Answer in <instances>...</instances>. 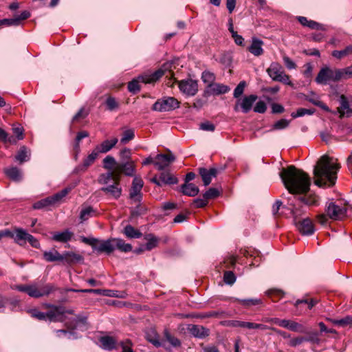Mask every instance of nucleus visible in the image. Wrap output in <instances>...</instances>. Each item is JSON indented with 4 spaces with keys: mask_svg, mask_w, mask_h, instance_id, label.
I'll return each mask as SVG.
<instances>
[{
    "mask_svg": "<svg viewBox=\"0 0 352 352\" xmlns=\"http://www.w3.org/2000/svg\"><path fill=\"white\" fill-rule=\"evenodd\" d=\"M338 160L328 155L321 156L314 168V184L319 187H332L337 180L340 168Z\"/></svg>",
    "mask_w": 352,
    "mask_h": 352,
    "instance_id": "1",
    "label": "nucleus"
},
{
    "mask_svg": "<svg viewBox=\"0 0 352 352\" xmlns=\"http://www.w3.org/2000/svg\"><path fill=\"white\" fill-rule=\"evenodd\" d=\"M280 177L285 187L291 194H306L310 189L309 175L294 165L282 168Z\"/></svg>",
    "mask_w": 352,
    "mask_h": 352,
    "instance_id": "2",
    "label": "nucleus"
},
{
    "mask_svg": "<svg viewBox=\"0 0 352 352\" xmlns=\"http://www.w3.org/2000/svg\"><path fill=\"white\" fill-rule=\"evenodd\" d=\"M81 241L85 244L89 245L98 253L111 254L115 250L127 253L132 250V245L126 243L120 238H110L107 240H99L96 238H87L82 236Z\"/></svg>",
    "mask_w": 352,
    "mask_h": 352,
    "instance_id": "3",
    "label": "nucleus"
},
{
    "mask_svg": "<svg viewBox=\"0 0 352 352\" xmlns=\"http://www.w3.org/2000/svg\"><path fill=\"white\" fill-rule=\"evenodd\" d=\"M172 63H166L162 65V67L153 73H145L138 77L137 79H133L128 84V89L133 94H136L140 90L139 85L140 82L144 84H152L160 80L164 75L166 78H172L173 76V72L171 70Z\"/></svg>",
    "mask_w": 352,
    "mask_h": 352,
    "instance_id": "4",
    "label": "nucleus"
},
{
    "mask_svg": "<svg viewBox=\"0 0 352 352\" xmlns=\"http://www.w3.org/2000/svg\"><path fill=\"white\" fill-rule=\"evenodd\" d=\"M134 162L133 161H127L118 164L116 166L115 171L101 174L99 176L98 181L100 184H107L111 177H114L116 179L118 180L120 179L122 174L131 177L134 175Z\"/></svg>",
    "mask_w": 352,
    "mask_h": 352,
    "instance_id": "5",
    "label": "nucleus"
},
{
    "mask_svg": "<svg viewBox=\"0 0 352 352\" xmlns=\"http://www.w3.org/2000/svg\"><path fill=\"white\" fill-rule=\"evenodd\" d=\"M12 289L25 292L32 298H38L48 296L56 289V287L52 284H47L38 287L36 284L32 285H12Z\"/></svg>",
    "mask_w": 352,
    "mask_h": 352,
    "instance_id": "6",
    "label": "nucleus"
},
{
    "mask_svg": "<svg viewBox=\"0 0 352 352\" xmlns=\"http://www.w3.org/2000/svg\"><path fill=\"white\" fill-rule=\"evenodd\" d=\"M266 72L272 80L293 86L289 76L285 74L283 67L278 63H272Z\"/></svg>",
    "mask_w": 352,
    "mask_h": 352,
    "instance_id": "7",
    "label": "nucleus"
},
{
    "mask_svg": "<svg viewBox=\"0 0 352 352\" xmlns=\"http://www.w3.org/2000/svg\"><path fill=\"white\" fill-rule=\"evenodd\" d=\"M340 74L338 69H332L326 66L321 68L315 80L320 85H327L329 82H338L340 80Z\"/></svg>",
    "mask_w": 352,
    "mask_h": 352,
    "instance_id": "8",
    "label": "nucleus"
},
{
    "mask_svg": "<svg viewBox=\"0 0 352 352\" xmlns=\"http://www.w3.org/2000/svg\"><path fill=\"white\" fill-rule=\"evenodd\" d=\"M294 223L297 230L303 235H311L314 234L315 229L311 220L309 218L300 219L298 217L296 210H292Z\"/></svg>",
    "mask_w": 352,
    "mask_h": 352,
    "instance_id": "9",
    "label": "nucleus"
},
{
    "mask_svg": "<svg viewBox=\"0 0 352 352\" xmlns=\"http://www.w3.org/2000/svg\"><path fill=\"white\" fill-rule=\"evenodd\" d=\"M69 188H64L55 195L48 197L45 199H41L34 204L33 208L34 209H42L50 206L55 205L58 203L63 197H65L69 192Z\"/></svg>",
    "mask_w": 352,
    "mask_h": 352,
    "instance_id": "10",
    "label": "nucleus"
},
{
    "mask_svg": "<svg viewBox=\"0 0 352 352\" xmlns=\"http://www.w3.org/2000/svg\"><path fill=\"white\" fill-rule=\"evenodd\" d=\"M179 107V102L173 97H164L157 100L153 105V110L169 111Z\"/></svg>",
    "mask_w": 352,
    "mask_h": 352,
    "instance_id": "11",
    "label": "nucleus"
},
{
    "mask_svg": "<svg viewBox=\"0 0 352 352\" xmlns=\"http://www.w3.org/2000/svg\"><path fill=\"white\" fill-rule=\"evenodd\" d=\"M345 206L339 205L336 202H329L325 209L327 215L333 220H340L346 215Z\"/></svg>",
    "mask_w": 352,
    "mask_h": 352,
    "instance_id": "12",
    "label": "nucleus"
},
{
    "mask_svg": "<svg viewBox=\"0 0 352 352\" xmlns=\"http://www.w3.org/2000/svg\"><path fill=\"white\" fill-rule=\"evenodd\" d=\"M257 98V96L254 94L239 98L235 103L234 110L239 111L241 109L243 113H248L252 109L253 104Z\"/></svg>",
    "mask_w": 352,
    "mask_h": 352,
    "instance_id": "13",
    "label": "nucleus"
},
{
    "mask_svg": "<svg viewBox=\"0 0 352 352\" xmlns=\"http://www.w3.org/2000/svg\"><path fill=\"white\" fill-rule=\"evenodd\" d=\"M120 179H116L111 177L107 186L101 188V190L116 199H118L122 195V188L120 184Z\"/></svg>",
    "mask_w": 352,
    "mask_h": 352,
    "instance_id": "14",
    "label": "nucleus"
},
{
    "mask_svg": "<svg viewBox=\"0 0 352 352\" xmlns=\"http://www.w3.org/2000/svg\"><path fill=\"white\" fill-rule=\"evenodd\" d=\"M179 90L184 94L193 96L198 91V84L197 80L187 78L178 82Z\"/></svg>",
    "mask_w": 352,
    "mask_h": 352,
    "instance_id": "15",
    "label": "nucleus"
},
{
    "mask_svg": "<svg viewBox=\"0 0 352 352\" xmlns=\"http://www.w3.org/2000/svg\"><path fill=\"white\" fill-rule=\"evenodd\" d=\"M175 160V156L169 151L168 154H157L155 157L154 165L157 170H163Z\"/></svg>",
    "mask_w": 352,
    "mask_h": 352,
    "instance_id": "16",
    "label": "nucleus"
},
{
    "mask_svg": "<svg viewBox=\"0 0 352 352\" xmlns=\"http://www.w3.org/2000/svg\"><path fill=\"white\" fill-rule=\"evenodd\" d=\"M221 168H217L215 167L207 169L204 167L198 168L199 174L201 177L204 185L205 186H208L212 181L213 177H216L219 173L221 172Z\"/></svg>",
    "mask_w": 352,
    "mask_h": 352,
    "instance_id": "17",
    "label": "nucleus"
},
{
    "mask_svg": "<svg viewBox=\"0 0 352 352\" xmlns=\"http://www.w3.org/2000/svg\"><path fill=\"white\" fill-rule=\"evenodd\" d=\"M144 182L142 179L135 177L132 182L130 189L129 197L134 201L140 202L142 198L141 190L143 187Z\"/></svg>",
    "mask_w": 352,
    "mask_h": 352,
    "instance_id": "18",
    "label": "nucleus"
},
{
    "mask_svg": "<svg viewBox=\"0 0 352 352\" xmlns=\"http://www.w3.org/2000/svg\"><path fill=\"white\" fill-rule=\"evenodd\" d=\"M83 261L84 258L81 254L72 251H66L61 254V262L63 264L72 265L82 263Z\"/></svg>",
    "mask_w": 352,
    "mask_h": 352,
    "instance_id": "19",
    "label": "nucleus"
},
{
    "mask_svg": "<svg viewBox=\"0 0 352 352\" xmlns=\"http://www.w3.org/2000/svg\"><path fill=\"white\" fill-rule=\"evenodd\" d=\"M229 91L230 88L227 85L219 83H212V85H208V87L204 92V96H210L211 95H220L226 94Z\"/></svg>",
    "mask_w": 352,
    "mask_h": 352,
    "instance_id": "20",
    "label": "nucleus"
},
{
    "mask_svg": "<svg viewBox=\"0 0 352 352\" xmlns=\"http://www.w3.org/2000/svg\"><path fill=\"white\" fill-rule=\"evenodd\" d=\"M98 155V152L94 149L92 152L85 159H84L82 164L75 168V173H79L85 172L87 168L94 163Z\"/></svg>",
    "mask_w": 352,
    "mask_h": 352,
    "instance_id": "21",
    "label": "nucleus"
},
{
    "mask_svg": "<svg viewBox=\"0 0 352 352\" xmlns=\"http://www.w3.org/2000/svg\"><path fill=\"white\" fill-rule=\"evenodd\" d=\"M118 140L116 138H112L111 140H106L103 141L100 144L96 146L94 148L98 153H105L112 149L116 144L118 143Z\"/></svg>",
    "mask_w": 352,
    "mask_h": 352,
    "instance_id": "22",
    "label": "nucleus"
},
{
    "mask_svg": "<svg viewBox=\"0 0 352 352\" xmlns=\"http://www.w3.org/2000/svg\"><path fill=\"white\" fill-rule=\"evenodd\" d=\"M263 41L256 37L252 39V43L248 47V51L256 56H259L263 54Z\"/></svg>",
    "mask_w": 352,
    "mask_h": 352,
    "instance_id": "23",
    "label": "nucleus"
},
{
    "mask_svg": "<svg viewBox=\"0 0 352 352\" xmlns=\"http://www.w3.org/2000/svg\"><path fill=\"white\" fill-rule=\"evenodd\" d=\"M65 314V309L60 306H52V309H50L47 313H45V320L50 321H57V317L60 315H63Z\"/></svg>",
    "mask_w": 352,
    "mask_h": 352,
    "instance_id": "24",
    "label": "nucleus"
},
{
    "mask_svg": "<svg viewBox=\"0 0 352 352\" xmlns=\"http://www.w3.org/2000/svg\"><path fill=\"white\" fill-rule=\"evenodd\" d=\"M73 235L72 232L69 230H65L60 232H53L52 239L56 242L67 243L72 239Z\"/></svg>",
    "mask_w": 352,
    "mask_h": 352,
    "instance_id": "25",
    "label": "nucleus"
},
{
    "mask_svg": "<svg viewBox=\"0 0 352 352\" xmlns=\"http://www.w3.org/2000/svg\"><path fill=\"white\" fill-rule=\"evenodd\" d=\"M340 106L338 108L340 117H343L345 114L349 116L352 114V110L349 108V101L344 95H341L340 97Z\"/></svg>",
    "mask_w": 352,
    "mask_h": 352,
    "instance_id": "26",
    "label": "nucleus"
},
{
    "mask_svg": "<svg viewBox=\"0 0 352 352\" xmlns=\"http://www.w3.org/2000/svg\"><path fill=\"white\" fill-rule=\"evenodd\" d=\"M188 330L192 335L199 338H204L209 335V330L203 326L192 324L189 326Z\"/></svg>",
    "mask_w": 352,
    "mask_h": 352,
    "instance_id": "27",
    "label": "nucleus"
},
{
    "mask_svg": "<svg viewBox=\"0 0 352 352\" xmlns=\"http://www.w3.org/2000/svg\"><path fill=\"white\" fill-rule=\"evenodd\" d=\"M102 348L105 350L111 351L116 348V340L111 336H106L100 338Z\"/></svg>",
    "mask_w": 352,
    "mask_h": 352,
    "instance_id": "28",
    "label": "nucleus"
},
{
    "mask_svg": "<svg viewBox=\"0 0 352 352\" xmlns=\"http://www.w3.org/2000/svg\"><path fill=\"white\" fill-rule=\"evenodd\" d=\"M182 192L184 195L189 197H195L199 193V188L194 184L184 183L181 186Z\"/></svg>",
    "mask_w": 352,
    "mask_h": 352,
    "instance_id": "29",
    "label": "nucleus"
},
{
    "mask_svg": "<svg viewBox=\"0 0 352 352\" xmlns=\"http://www.w3.org/2000/svg\"><path fill=\"white\" fill-rule=\"evenodd\" d=\"M4 173L10 179L14 182H19L22 179V173L17 167L12 166L6 168Z\"/></svg>",
    "mask_w": 352,
    "mask_h": 352,
    "instance_id": "30",
    "label": "nucleus"
},
{
    "mask_svg": "<svg viewBox=\"0 0 352 352\" xmlns=\"http://www.w3.org/2000/svg\"><path fill=\"white\" fill-rule=\"evenodd\" d=\"M122 232L129 239H140L142 236V233L131 225L126 226Z\"/></svg>",
    "mask_w": 352,
    "mask_h": 352,
    "instance_id": "31",
    "label": "nucleus"
},
{
    "mask_svg": "<svg viewBox=\"0 0 352 352\" xmlns=\"http://www.w3.org/2000/svg\"><path fill=\"white\" fill-rule=\"evenodd\" d=\"M160 180L162 184H177L178 179L168 171H164L160 174Z\"/></svg>",
    "mask_w": 352,
    "mask_h": 352,
    "instance_id": "32",
    "label": "nucleus"
},
{
    "mask_svg": "<svg viewBox=\"0 0 352 352\" xmlns=\"http://www.w3.org/2000/svg\"><path fill=\"white\" fill-rule=\"evenodd\" d=\"M96 213V210L94 209L92 206H82V209L80 212L79 218L80 219V222L82 223L90 217L94 216Z\"/></svg>",
    "mask_w": 352,
    "mask_h": 352,
    "instance_id": "33",
    "label": "nucleus"
},
{
    "mask_svg": "<svg viewBox=\"0 0 352 352\" xmlns=\"http://www.w3.org/2000/svg\"><path fill=\"white\" fill-rule=\"evenodd\" d=\"M144 239L147 241V243L144 245V249L147 251H150L156 248L160 242V239L153 234L145 235Z\"/></svg>",
    "mask_w": 352,
    "mask_h": 352,
    "instance_id": "34",
    "label": "nucleus"
},
{
    "mask_svg": "<svg viewBox=\"0 0 352 352\" xmlns=\"http://www.w3.org/2000/svg\"><path fill=\"white\" fill-rule=\"evenodd\" d=\"M28 235L29 233H28L25 230L22 228H16L15 234H14L13 239L16 243L19 245H22L25 243Z\"/></svg>",
    "mask_w": 352,
    "mask_h": 352,
    "instance_id": "35",
    "label": "nucleus"
},
{
    "mask_svg": "<svg viewBox=\"0 0 352 352\" xmlns=\"http://www.w3.org/2000/svg\"><path fill=\"white\" fill-rule=\"evenodd\" d=\"M61 254L57 250L53 249L50 251L44 252L43 258L47 262H61Z\"/></svg>",
    "mask_w": 352,
    "mask_h": 352,
    "instance_id": "36",
    "label": "nucleus"
},
{
    "mask_svg": "<svg viewBox=\"0 0 352 352\" xmlns=\"http://www.w3.org/2000/svg\"><path fill=\"white\" fill-rule=\"evenodd\" d=\"M119 163H117L115 158L111 155H107L103 160V167L108 170L107 173L115 171L116 166Z\"/></svg>",
    "mask_w": 352,
    "mask_h": 352,
    "instance_id": "37",
    "label": "nucleus"
},
{
    "mask_svg": "<svg viewBox=\"0 0 352 352\" xmlns=\"http://www.w3.org/2000/svg\"><path fill=\"white\" fill-rule=\"evenodd\" d=\"M305 100L312 103L313 104L320 107L327 112H329V108L322 101H320L318 97L314 93H311V96H307Z\"/></svg>",
    "mask_w": 352,
    "mask_h": 352,
    "instance_id": "38",
    "label": "nucleus"
},
{
    "mask_svg": "<svg viewBox=\"0 0 352 352\" xmlns=\"http://www.w3.org/2000/svg\"><path fill=\"white\" fill-rule=\"evenodd\" d=\"M236 301L245 308L258 305L262 302L261 300L258 298L236 299Z\"/></svg>",
    "mask_w": 352,
    "mask_h": 352,
    "instance_id": "39",
    "label": "nucleus"
},
{
    "mask_svg": "<svg viewBox=\"0 0 352 352\" xmlns=\"http://www.w3.org/2000/svg\"><path fill=\"white\" fill-rule=\"evenodd\" d=\"M15 161L18 162L20 164L29 160L28 152L25 146H21L14 157Z\"/></svg>",
    "mask_w": 352,
    "mask_h": 352,
    "instance_id": "40",
    "label": "nucleus"
},
{
    "mask_svg": "<svg viewBox=\"0 0 352 352\" xmlns=\"http://www.w3.org/2000/svg\"><path fill=\"white\" fill-rule=\"evenodd\" d=\"M330 321L335 325L345 327L346 326L352 324V316H347L339 320L331 319Z\"/></svg>",
    "mask_w": 352,
    "mask_h": 352,
    "instance_id": "41",
    "label": "nucleus"
},
{
    "mask_svg": "<svg viewBox=\"0 0 352 352\" xmlns=\"http://www.w3.org/2000/svg\"><path fill=\"white\" fill-rule=\"evenodd\" d=\"M350 54H352V45L347 46L343 50H334L332 52V56L338 59Z\"/></svg>",
    "mask_w": 352,
    "mask_h": 352,
    "instance_id": "42",
    "label": "nucleus"
},
{
    "mask_svg": "<svg viewBox=\"0 0 352 352\" xmlns=\"http://www.w3.org/2000/svg\"><path fill=\"white\" fill-rule=\"evenodd\" d=\"M315 113L314 109H305V108H299L297 109L296 112H292L291 116L293 118H296L298 117H302L305 115H312Z\"/></svg>",
    "mask_w": 352,
    "mask_h": 352,
    "instance_id": "43",
    "label": "nucleus"
},
{
    "mask_svg": "<svg viewBox=\"0 0 352 352\" xmlns=\"http://www.w3.org/2000/svg\"><path fill=\"white\" fill-rule=\"evenodd\" d=\"M88 115H89L88 111H87L85 109V107H82L76 113V114L72 118V123L74 124V123L79 122L80 120L86 118Z\"/></svg>",
    "mask_w": 352,
    "mask_h": 352,
    "instance_id": "44",
    "label": "nucleus"
},
{
    "mask_svg": "<svg viewBox=\"0 0 352 352\" xmlns=\"http://www.w3.org/2000/svg\"><path fill=\"white\" fill-rule=\"evenodd\" d=\"M201 79L204 82L208 83V85H212L215 80V76L209 71H204L202 73Z\"/></svg>",
    "mask_w": 352,
    "mask_h": 352,
    "instance_id": "45",
    "label": "nucleus"
},
{
    "mask_svg": "<svg viewBox=\"0 0 352 352\" xmlns=\"http://www.w3.org/2000/svg\"><path fill=\"white\" fill-rule=\"evenodd\" d=\"M146 339L157 347L161 346V343L159 341V336L154 331H151V333L146 334Z\"/></svg>",
    "mask_w": 352,
    "mask_h": 352,
    "instance_id": "46",
    "label": "nucleus"
},
{
    "mask_svg": "<svg viewBox=\"0 0 352 352\" xmlns=\"http://www.w3.org/2000/svg\"><path fill=\"white\" fill-rule=\"evenodd\" d=\"M135 137L134 131L133 129H127L123 132L122 137L120 140L122 144H126L132 140Z\"/></svg>",
    "mask_w": 352,
    "mask_h": 352,
    "instance_id": "47",
    "label": "nucleus"
},
{
    "mask_svg": "<svg viewBox=\"0 0 352 352\" xmlns=\"http://www.w3.org/2000/svg\"><path fill=\"white\" fill-rule=\"evenodd\" d=\"M220 194V192L217 188H210L203 195V197L206 198L208 201L209 199H214L217 197Z\"/></svg>",
    "mask_w": 352,
    "mask_h": 352,
    "instance_id": "48",
    "label": "nucleus"
},
{
    "mask_svg": "<svg viewBox=\"0 0 352 352\" xmlns=\"http://www.w3.org/2000/svg\"><path fill=\"white\" fill-rule=\"evenodd\" d=\"M164 337L173 346L176 347L181 345L179 340L173 336L167 329L164 331Z\"/></svg>",
    "mask_w": 352,
    "mask_h": 352,
    "instance_id": "49",
    "label": "nucleus"
},
{
    "mask_svg": "<svg viewBox=\"0 0 352 352\" xmlns=\"http://www.w3.org/2000/svg\"><path fill=\"white\" fill-rule=\"evenodd\" d=\"M230 324L232 327L247 328L249 329H252V327H253V322L239 321V320H232L230 322Z\"/></svg>",
    "mask_w": 352,
    "mask_h": 352,
    "instance_id": "50",
    "label": "nucleus"
},
{
    "mask_svg": "<svg viewBox=\"0 0 352 352\" xmlns=\"http://www.w3.org/2000/svg\"><path fill=\"white\" fill-rule=\"evenodd\" d=\"M105 104L107 105L108 110L109 111H113L118 109L119 107V103L113 97L111 96H109L107 98Z\"/></svg>",
    "mask_w": 352,
    "mask_h": 352,
    "instance_id": "51",
    "label": "nucleus"
},
{
    "mask_svg": "<svg viewBox=\"0 0 352 352\" xmlns=\"http://www.w3.org/2000/svg\"><path fill=\"white\" fill-rule=\"evenodd\" d=\"M246 86V82L245 81H241L236 87L234 90L233 96L237 100L239 97L243 94L244 89Z\"/></svg>",
    "mask_w": 352,
    "mask_h": 352,
    "instance_id": "52",
    "label": "nucleus"
},
{
    "mask_svg": "<svg viewBox=\"0 0 352 352\" xmlns=\"http://www.w3.org/2000/svg\"><path fill=\"white\" fill-rule=\"evenodd\" d=\"M224 282L228 285H232L236 281V276L232 271H226L223 274Z\"/></svg>",
    "mask_w": 352,
    "mask_h": 352,
    "instance_id": "53",
    "label": "nucleus"
},
{
    "mask_svg": "<svg viewBox=\"0 0 352 352\" xmlns=\"http://www.w3.org/2000/svg\"><path fill=\"white\" fill-rule=\"evenodd\" d=\"M340 72V80L352 78V65L344 69H338Z\"/></svg>",
    "mask_w": 352,
    "mask_h": 352,
    "instance_id": "54",
    "label": "nucleus"
},
{
    "mask_svg": "<svg viewBox=\"0 0 352 352\" xmlns=\"http://www.w3.org/2000/svg\"><path fill=\"white\" fill-rule=\"evenodd\" d=\"M289 124V121L286 119H280L276 122L273 125V129L280 130L287 128Z\"/></svg>",
    "mask_w": 352,
    "mask_h": 352,
    "instance_id": "55",
    "label": "nucleus"
},
{
    "mask_svg": "<svg viewBox=\"0 0 352 352\" xmlns=\"http://www.w3.org/2000/svg\"><path fill=\"white\" fill-rule=\"evenodd\" d=\"M120 345L122 349V352H135L132 349L133 344L129 339L120 342Z\"/></svg>",
    "mask_w": 352,
    "mask_h": 352,
    "instance_id": "56",
    "label": "nucleus"
},
{
    "mask_svg": "<svg viewBox=\"0 0 352 352\" xmlns=\"http://www.w3.org/2000/svg\"><path fill=\"white\" fill-rule=\"evenodd\" d=\"M199 129L206 131H214L215 130V125L210 121H205L199 124Z\"/></svg>",
    "mask_w": 352,
    "mask_h": 352,
    "instance_id": "57",
    "label": "nucleus"
},
{
    "mask_svg": "<svg viewBox=\"0 0 352 352\" xmlns=\"http://www.w3.org/2000/svg\"><path fill=\"white\" fill-rule=\"evenodd\" d=\"M307 28H309L311 30H322V31L327 30V28L324 25L319 23L313 20L309 21Z\"/></svg>",
    "mask_w": 352,
    "mask_h": 352,
    "instance_id": "58",
    "label": "nucleus"
},
{
    "mask_svg": "<svg viewBox=\"0 0 352 352\" xmlns=\"http://www.w3.org/2000/svg\"><path fill=\"white\" fill-rule=\"evenodd\" d=\"M28 313L33 318H35L39 320H45V313L40 311L37 309H30Z\"/></svg>",
    "mask_w": 352,
    "mask_h": 352,
    "instance_id": "59",
    "label": "nucleus"
},
{
    "mask_svg": "<svg viewBox=\"0 0 352 352\" xmlns=\"http://www.w3.org/2000/svg\"><path fill=\"white\" fill-rule=\"evenodd\" d=\"M267 294L269 296H270L274 301L276 300V299L274 298V297H278V298H280L283 296L284 293L280 290L276 289H272L267 292Z\"/></svg>",
    "mask_w": 352,
    "mask_h": 352,
    "instance_id": "60",
    "label": "nucleus"
},
{
    "mask_svg": "<svg viewBox=\"0 0 352 352\" xmlns=\"http://www.w3.org/2000/svg\"><path fill=\"white\" fill-rule=\"evenodd\" d=\"M267 110V105L263 101H258L254 107V111L259 113H264Z\"/></svg>",
    "mask_w": 352,
    "mask_h": 352,
    "instance_id": "61",
    "label": "nucleus"
},
{
    "mask_svg": "<svg viewBox=\"0 0 352 352\" xmlns=\"http://www.w3.org/2000/svg\"><path fill=\"white\" fill-rule=\"evenodd\" d=\"M12 131H13V133L16 135V138L18 140H23V138H24V135H23V128L20 126V125H17V126H14L12 127Z\"/></svg>",
    "mask_w": 352,
    "mask_h": 352,
    "instance_id": "62",
    "label": "nucleus"
},
{
    "mask_svg": "<svg viewBox=\"0 0 352 352\" xmlns=\"http://www.w3.org/2000/svg\"><path fill=\"white\" fill-rule=\"evenodd\" d=\"M288 329L296 332H303L302 326L292 320H289Z\"/></svg>",
    "mask_w": 352,
    "mask_h": 352,
    "instance_id": "63",
    "label": "nucleus"
},
{
    "mask_svg": "<svg viewBox=\"0 0 352 352\" xmlns=\"http://www.w3.org/2000/svg\"><path fill=\"white\" fill-rule=\"evenodd\" d=\"M18 26V21L14 18L3 19L0 20V26Z\"/></svg>",
    "mask_w": 352,
    "mask_h": 352,
    "instance_id": "64",
    "label": "nucleus"
}]
</instances>
